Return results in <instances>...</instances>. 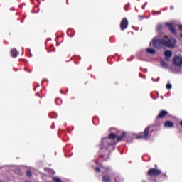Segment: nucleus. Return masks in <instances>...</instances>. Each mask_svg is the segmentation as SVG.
Returning <instances> with one entry per match:
<instances>
[{
	"instance_id": "18",
	"label": "nucleus",
	"mask_w": 182,
	"mask_h": 182,
	"mask_svg": "<svg viewBox=\"0 0 182 182\" xmlns=\"http://www.w3.org/2000/svg\"><path fill=\"white\" fill-rule=\"evenodd\" d=\"M53 182H63L62 180H60V178H56V177L53 178Z\"/></svg>"
},
{
	"instance_id": "24",
	"label": "nucleus",
	"mask_w": 182,
	"mask_h": 182,
	"mask_svg": "<svg viewBox=\"0 0 182 182\" xmlns=\"http://www.w3.org/2000/svg\"><path fill=\"white\" fill-rule=\"evenodd\" d=\"M178 29H179L180 31H182V25H179V26H178Z\"/></svg>"
},
{
	"instance_id": "19",
	"label": "nucleus",
	"mask_w": 182,
	"mask_h": 182,
	"mask_svg": "<svg viewBox=\"0 0 182 182\" xmlns=\"http://www.w3.org/2000/svg\"><path fill=\"white\" fill-rule=\"evenodd\" d=\"M171 87H172L171 84L168 83L166 85V89H168V90H170V89H171Z\"/></svg>"
},
{
	"instance_id": "5",
	"label": "nucleus",
	"mask_w": 182,
	"mask_h": 182,
	"mask_svg": "<svg viewBox=\"0 0 182 182\" xmlns=\"http://www.w3.org/2000/svg\"><path fill=\"white\" fill-rule=\"evenodd\" d=\"M129 27V20L127 18H123L120 23L121 31H125Z\"/></svg>"
},
{
	"instance_id": "16",
	"label": "nucleus",
	"mask_w": 182,
	"mask_h": 182,
	"mask_svg": "<svg viewBox=\"0 0 182 182\" xmlns=\"http://www.w3.org/2000/svg\"><path fill=\"white\" fill-rule=\"evenodd\" d=\"M163 29V26L161 24H159L156 26V32H160Z\"/></svg>"
},
{
	"instance_id": "28",
	"label": "nucleus",
	"mask_w": 182,
	"mask_h": 182,
	"mask_svg": "<svg viewBox=\"0 0 182 182\" xmlns=\"http://www.w3.org/2000/svg\"><path fill=\"white\" fill-rule=\"evenodd\" d=\"M156 182V181H155Z\"/></svg>"
},
{
	"instance_id": "11",
	"label": "nucleus",
	"mask_w": 182,
	"mask_h": 182,
	"mask_svg": "<svg viewBox=\"0 0 182 182\" xmlns=\"http://www.w3.org/2000/svg\"><path fill=\"white\" fill-rule=\"evenodd\" d=\"M102 180L104 182H112V178L109 174H105L102 176Z\"/></svg>"
},
{
	"instance_id": "2",
	"label": "nucleus",
	"mask_w": 182,
	"mask_h": 182,
	"mask_svg": "<svg viewBox=\"0 0 182 182\" xmlns=\"http://www.w3.org/2000/svg\"><path fill=\"white\" fill-rule=\"evenodd\" d=\"M151 42L153 46L156 49H161L163 46L169 48H176V45H177V41H176V38H171L168 39V36H164V38L152 39L151 43Z\"/></svg>"
},
{
	"instance_id": "26",
	"label": "nucleus",
	"mask_w": 182,
	"mask_h": 182,
	"mask_svg": "<svg viewBox=\"0 0 182 182\" xmlns=\"http://www.w3.org/2000/svg\"><path fill=\"white\" fill-rule=\"evenodd\" d=\"M71 99H75V97H72Z\"/></svg>"
},
{
	"instance_id": "20",
	"label": "nucleus",
	"mask_w": 182,
	"mask_h": 182,
	"mask_svg": "<svg viewBox=\"0 0 182 182\" xmlns=\"http://www.w3.org/2000/svg\"><path fill=\"white\" fill-rule=\"evenodd\" d=\"M95 170L96 173H100V168L96 167V168H95Z\"/></svg>"
},
{
	"instance_id": "3",
	"label": "nucleus",
	"mask_w": 182,
	"mask_h": 182,
	"mask_svg": "<svg viewBox=\"0 0 182 182\" xmlns=\"http://www.w3.org/2000/svg\"><path fill=\"white\" fill-rule=\"evenodd\" d=\"M150 133V126L147 127L144 132H140L136 136V139H144V140H149V134Z\"/></svg>"
},
{
	"instance_id": "6",
	"label": "nucleus",
	"mask_w": 182,
	"mask_h": 182,
	"mask_svg": "<svg viewBox=\"0 0 182 182\" xmlns=\"http://www.w3.org/2000/svg\"><path fill=\"white\" fill-rule=\"evenodd\" d=\"M165 25L168 28L172 35H177V31H176V28H174V24L171 23H166Z\"/></svg>"
},
{
	"instance_id": "12",
	"label": "nucleus",
	"mask_w": 182,
	"mask_h": 182,
	"mask_svg": "<svg viewBox=\"0 0 182 182\" xmlns=\"http://www.w3.org/2000/svg\"><path fill=\"white\" fill-rule=\"evenodd\" d=\"M164 126V127H173L174 123L171 122V121H166Z\"/></svg>"
},
{
	"instance_id": "22",
	"label": "nucleus",
	"mask_w": 182,
	"mask_h": 182,
	"mask_svg": "<svg viewBox=\"0 0 182 182\" xmlns=\"http://www.w3.org/2000/svg\"><path fill=\"white\" fill-rule=\"evenodd\" d=\"M164 59H165V60H166L167 62H170V58H168V57H165Z\"/></svg>"
},
{
	"instance_id": "13",
	"label": "nucleus",
	"mask_w": 182,
	"mask_h": 182,
	"mask_svg": "<svg viewBox=\"0 0 182 182\" xmlns=\"http://www.w3.org/2000/svg\"><path fill=\"white\" fill-rule=\"evenodd\" d=\"M164 55L166 58H171L173 56V52L170 50H168L164 53Z\"/></svg>"
},
{
	"instance_id": "7",
	"label": "nucleus",
	"mask_w": 182,
	"mask_h": 182,
	"mask_svg": "<svg viewBox=\"0 0 182 182\" xmlns=\"http://www.w3.org/2000/svg\"><path fill=\"white\" fill-rule=\"evenodd\" d=\"M173 63L176 66H181L182 65V57L179 55L175 56L173 58Z\"/></svg>"
},
{
	"instance_id": "15",
	"label": "nucleus",
	"mask_w": 182,
	"mask_h": 182,
	"mask_svg": "<svg viewBox=\"0 0 182 182\" xmlns=\"http://www.w3.org/2000/svg\"><path fill=\"white\" fill-rule=\"evenodd\" d=\"M160 65L161 66H162V68H168V65H167V63H166V61L164 60H161Z\"/></svg>"
},
{
	"instance_id": "1",
	"label": "nucleus",
	"mask_w": 182,
	"mask_h": 182,
	"mask_svg": "<svg viewBox=\"0 0 182 182\" xmlns=\"http://www.w3.org/2000/svg\"><path fill=\"white\" fill-rule=\"evenodd\" d=\"M124 137H126L124 132H122L120 136H117L114 133L109 134L108 137L104 138L101 142L102 149H107L109 147H114L119 141H122Z\"/></svg>"
},
{
	"instance_id": "27",
	"label": "nucleus",
	"mask_w": 182,
	"mask_h": 182,
	"mask_svg": "<svg viewBox=\"0 0 182 182\" xmlns=\"http://www.w3.org/2000/svg\"><path fill=\"white\" fill-rule=\"evenodd\" d=\"M171 9H173V7H171Z\"/></svg>"
},
{
	"instance_id": "4",
	"label": "nucleus",
	"mask_w": 182,
	"mask_h": 182,
	"mask_svg": "<svg viewBox=\"0 0 182 182\" xmlns=\"http://www.w3.org/2000/svg\"><path fill=\"white\" fill-rule=\"evenodd\" d=\"M161 174V170L157 168H150L147 172V176L153 178V177H157Z\"/></svg>"
},
{
	"instance_id": "10",
	"label": "nucleus",
	"mask_w": 182,
	"mask_h": 182,
	"mask_svg": "<svg viewBox=\"0 0 182 182\" xmlns=\"http://www.w3.org/2000/svg\"><path fill=\"white\" fill-rule=\"evenodd\" d=\"M18 55H19V53L18 50H16V49L13 48L11 50V55L12 58H16Z\"/></svg>"
},
{
	"instance_id": "8",
	"label": "nucleus",
	"mask_w": 182,
	"mask_h": 182,
	"mask_svg": "<svg viewBox=\"0 0 182 182\" xmlns=\"http://www.w3.org/2000/svg\"><path fill=\"white\" fill-rule=\"evenodd\" d=\"M168 114V112L166 110H161L158 116L156 117V119H163L166 117Z\"/></svg>"
},
{
	"instance_id": "9",
	"label": "nucleus",
	"mask_w": 182,
	"mask_h": 182,
	"mask_svg": "<svg viewBox=\"0 0 182 182\" xmlns=\"http://www.w3.org/2000/svg\"><path fill=\"white\" fill-rule=\"evenodd\" d=\"M105 149L107 150V149L103 148V146L102 145V142H101L100 156L101 157H102V159H107L109 157V154L105 152Z\"/></svg>"
},
{
	"instance_id": "23",
	"label": "nucleus",
	"mask_w": 182,
	"mask_h": 182,
	"mask_svg": "<svg viewBox=\"0 0 182 182\" xmlns=\"http://www.w3.org/2000/svg\"><path fill=\"white\" fill-rule=\"evenodd\" d=\"M152 80H153L154 82H159V80H160V77H159V78L156 79V80H154V78H152Z\"/></svg>"
},
{
	"instance_id": "17",
	"label": "nucleus",
	"mask_w": 182,
	"mask_h": 182,
	"mask_svg": "<svg viewBox=\"0 0 182 182\" xmlns=\"http://www.w3.org/2000/svg\"><path fill=\"white\" fill-rule=\"evenodd\" d=\"M26 176H27V177H29V178L32 177V171L27 170L26 171Z\"/></svg>"
},
{
	"instance_id": "14",
	"label": "nucleus",
	"mask_w": 182,
	"mask_h": 182,
	"mask_svg": "<svg viewBox=\"0 0 182 182\" xmlns=\"http://www.w3.org/2000/svg\"><path fill=\"white\" fill-rule=\"evenodd\" d=\"M146 50L147 53H150L151 55H154V53H156V50L153 48H146Z\"/></svg>"
},
{
	"instance_id": "21",
	"label": "nucleus",
	"mask_w": 182,
	"mask_h": 182,
	"mask_svg": "<svg viewBox=\"0 0 182 182\" xmlns=\"http://www.w3.org/2000/svg\"><path fill=\"white\" fill-rule=\"evenodd\" d=\"M124 11H129V6L127 5L124 6Z\"/></svg>"
},
{
	"instance_id": "25",
	"label": "nucleus",
	"mask_w": 182,
	"mask_h": 182,
	"mask_svg": "<svg viewBox=\"0 0 182 182\" xmlns=\"http://www.w3.org/2000/svg\"><path fill=\"white\" fill-rule=\"evenodd\" d=\"M147 5V3H145V4L142 6L143 9H144V7Z\"/></svg>"
}]
</instances>
